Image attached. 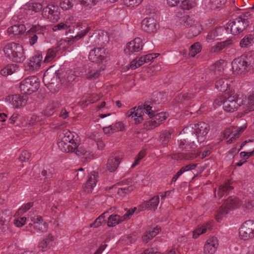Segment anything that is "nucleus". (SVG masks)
Instances as JSON below:
<instances>
[{"instance_id":"obj_59","label":"nucleus","mask_w":254,"mask_h":254,"mask_svg":"<svg viewBox=\"0 0 254 254\" xmlns=\"http://www.w3.org/2000/svg\"><path fill=\"white\" fill-rule=\"evenodd\" d=\"M26 220V217H21L19 219H15L14 223L17 227H21L25 223Z\"/></svg>"},{"instance_id":"obj_36","label":"nucleus","mask_w":254,"mask_h":254,"mask_svg":"<svg viewBox=\"0 0 254 254\" xmlns=\"http://www.w3.org/2000/svg\"><path fill=\"white\" fill-rule=\"evenodd\" d=\"M60 49L61 48L59 46L48 49L44 59V62L49 63L53 60L56 57Z\"/></svg>"},{"instance_id":"obj_7","label":"nucleus","mask_w":254,"mask_h":254,"mask_svg":"<svg viewBox=\"0 0 254 254\" xmlns=\"http://www.w3.org/2000/svg\"><path fill=\"white\" fill-rule=\"evenodd\" d=\"M241 204V201L237 197L231 196L229 197L220 208L215 218L218 221L222 217L228 214L233 209L239 207Z\"/></svg>"},{"instance_id":"obj_28","label":"nucleus","mask_w":254,"mask_h":254,"mask_svg":"<svg viewBox=\"0 0 254 254\" xmlns=\"http://www.w3.org/2000/svg\"><path fill=\"white\" fill-rule=\"evenodd\" d=\"M232 44V41L230 39L227 40L222 42H218L211 48V51L212 52L218 53L227 48Z\"/></svg>"},{"instance_id":"obj_11","label":"nucleus","mask_w":254,"mask_h":254,"mask_svg":"<svg viewBox=\"0 0 254 254\" xmlns=\"http://www.w3.org/2000/svg\"><path fill=\"white\" fill-rule=\"evenodd\" d=\"M239 237L244 241L254 238V221H246L241 225L239 229Z\"/></svg>"},{"instance_id":"obj_24","label":"nucleus","mask_w":254,"mask_h":254,"mask_svg":"<svg viewBox=\"0 0 254 254\" xmlns=\"http://www.w3.org/2000/svg\"><path fill=\"white\" fill-rule=\"evenodd\" d=\"M26 30V27L24 24H17L9 27L7 29V33L9 35L18 36L23 34Z\"/></svg>"},{"instance_id":"obj_1","label":"nucleus","mask_w":254,"mask_h":254,"mask_svg":"<svg viewBox=\"0 0 254 254\" xmlns=\"http://www.w3.org/2000/svg\"><path fill=\"white\" fill-rule=\"evenodd\" d=\"M153 107L146 104L131 108L126 113V116L133 120L136 125L143 121V116L144 112L149 117H152L156 122V124L159 126L167 118L168 115L165 112L156 113L152 109Z\"/></svg>"},{"instance_id":"obj_10","label":"nucleus","mask_w":254,"mask_h":254,"mask_svg":"<svg viewBox=\"0 0 254 254\" xmlns=\"http://www.w3.org/2000/svg\"><path fill=\"white\" fill-rule=\"evenodd\" d=\"M244 104V100L238 95L229 96L223 103V108L227 112H234Z\"/></svg>"},{"instance_id":"obj_37","label":"nucleus","mask_w":254,"mask_h":254,"mask_svg":"<svg viewBox=\"0 0 254 254\" xmlns=\"http://www.w3.org/2000/svg\"><path fill=\"white\" fill-rule=\"evenodd\" d=\"M233 187L230 185V183H226L219 186L218 190V195L220 197L228 194L233 189Z\"/></svg>"},{"instance_id":"obj_56","label":"nucleus","mask_w":254,"mask_h":254,"mask_svg":"<svg viewBox=\"0 0 254 254\" xmlns=\"http://www.w3.org/2000/svg\"><path fill=\"white\" fill-rule=\"evenodd\" d=\"M33 202H28L23 205L21 208H20L18 209L17 212L19 214H22L26 212L33 206Z\"/></svg>"},{"instance_id":"obj_51","label":"nucleus","mask_w":254,"mask_h":254,"mask_svg":"<svg viewBox=\"0 0 254 254\" xmlns=\"http://www.w3.org/2000/svg\"><path fill=\"white\" fill-rule=\"evenodd\" d=\"M14 67L13 65H7L6 66L1 69L0 74L3 76H7L12 74L14 70Z\"/></svg>"},{"instance_id":"obj_26","label":"nucleus","mask_w":254,"mask_h":254,"mask_svg":"<svg viewBox=\"0 0 254 254\" xmlns=\"http://www.w3.org/2000/svg\"><path fill=\"white\" fill-rule=\"evenodd\" d=\"M11 103L15 108L24 106L26 103V99L18 94L13 95L11 96Z\"/></svg>"},{"instance_id":"obj_50","label":"nucleus","mask_w":254,"mask_h":254,"mask_svg":"<svg viewBox=\"0 0 254 254\" xmlns=\"http://www.w3.org/2000/svg\"><path fill=\"white\" fill-rule=\"evenodd\" d=\"M156 122L154 120V118L152 116L150 117V120L144 124V128L147 130L155 128L158 126V125L156 124Z\"/></svg>"},{"instance_id":"obj_20","label":"nucleus","mask_w":254,"mask_h":254,"mask_svg":"<svg viewBox=\"0 0 254 254\" xmlns=\"http://www.w3.org/2000/svg\"><path fill=\"white\" fill-rule=\"evenodd\" d=\"M32 221L33 222V227L36 232H45L47 231L48 225L43 221V218L41 216H37L33 217Z\"/></svg>"},{"instance_id":"obj_25","label":"nucleus","mask_w":254,"mask_h":254,"mask_svg":"<svg viewBox=\"0 0 254 254\" xmlns=\"http://www.w3.org/2000/svg\"><path fill=\"white\" fill-rule=\"evenodd\" d=\"M121 158L118 156L110 157L107 164V169L111 172L115 171L121 162Z\"/></svg>"},{"instance_id":"obj_6","label":"nucleus","mask_w":254,"mask_h":254,"mask_svg":"<svg viewBox=\"0 0 254 254\" xmlns=\"http://www.w3.org/2000/svg\"><path fill=\"white\" fill-rule=\"evenodd\" d=\"M39 86V79L36 76H31L21 82L19 88L22 94H31L37 91Z\"/></svg>"},{"instance_id":"obj_18","label":"nucleus","mask_w":254,"mask_h":254,"mask_svg":"<svg viewBox=\"0 0 254 254\" xmlns=\"http://www.w3.org/2000/svg\"><path fill=\"white\" fill-rule=\"evenodd\" d=\"M98 180V173L93 171L90 173L87 181L83 187L84 191L88 193H91Z\"/></svg>"},{"instance_id":"obj_31","label":"nucleus","mask_w":254,"mask_h":254,"mask_svg":"<svg viewBox=\"0 0 254 254\" xmlns=\"http://www.w3.org/2000/svg\"><path fill=\"white\" fill-rule=\"evenodd\" d=\"M235 127L227 128L224 130V136L226 139L228 143H231L234 140L239 137V133L234 130Z\"/></svg>"},{"instance_id":"obj_3","label":"nucleus","mask_w":254,"mask_h":254,"mask_svg":"<svg viewBox=\"0 0 254 254\" xmlns=\"http://www.w3.org/2000/svg\"><path fill=\"white\" fill-rule=\"evenodd\" d=\"M89 60L99 65H101L98 69H95L90 66L86 74V78L89 80H93L98 78L102 71L105 68L104 63L108 59V54L104 48H96L91 50L89 52Z\"/></svg>"},{"instance_id":"obj_23","label":"nucleus","mask_w":254,"mask_h":254,"mask_svg":"<svg viewBox=\"0 0 254 254\" xmlns=\"http://www.w3.org/2000/svg\"><path fill=\"white\" fill-rule=\"evenodd\" d=\"M58 145L62 151L68 153L75 151L77 147V143H70L61 139V141L58 143Z\"/></svg>"},{"instance_id":"obj_12","label":"nucleus","mask_w":254,"mask_h":254,"mask_svg":"<svg viewBox=\"0 0 254 254\" xmlns=\"http://www.w3.org/2000/svg\"><path fill=\"white\" fill-rule=\"evenodd\" d=\"M250 64L247 61V57L242 56L234 59L232 62L233 72L237 74H241L248 71Z\"/></svg>"},{"instance_id":"obj_45","label":"nucleus","mask_w":254,"mask_h":254,"mask_svg":"<svg viewBox=\"0 0 254 254\" xmlns=\"http://www.w3.org/2000/svg\"><path fill=\"white\" fill-rule=\"evenodd\" d=\"M145 63H146V61L144 59L143 57L136 58L130 63V68L131 69H135Z\"/></svg>"},{"instance_id":"obj_30","label":"nucleus","mask_w":254,"mask_h":254,"mask_svg":"<svg viewBox=\"0 0 254 254\" xmlns=\"http://www.w3.org/2000/svg\"><path fill=\"white\" fill-rule=\"evenodd\" d=\"M58 77V75L56 72H53L48 69L44 74L43 81L46 86L54 82V79H56Z\"/></svg>"},{"instance_id":"obj_13","label":"nucleus","mask_w":254,"mask_h":254,"mask_svg":"<svg viewBox=\"0 0 254 254\" xmlns=\"http://www.w3.org/2000/svg\"><path fill=\"white\" fill-rule=\"evenodd\" d=\"M58 7L53 4L48 5L44 7L42 12L43 17L49 19L52 22H56L60 19Z\"/></svg>"},{"instance_id":"obj_52","label":"nucleus","mask_w":254,"mask_h":254,"mask_svg":"<svg viewBox=\"0 0 254 254\" xmlns=\"http://www.w3.org/2000/svg\"><path fill=\"white\" fill-rule=\"evenodd\" d=\"M73 5V0H62L60 2L61 7L64 10L70 9Z\"/></svg>"},{"instance_id":"obj_27","label":"nucleus","mask_w":254,"mask_h":254,"mask_svg":"<svg viewBox=\"0 0 254 254\" xmlns=\"http://www.w3.org/2000/svg\"><path fill=\"white\" fill-rule=\"evenodd\" d=\"M160 228L156 227L155 228H149L145 232L144 235L142 236V240L144 242L147 243L149 240H151L159 232Z\"/></svg>"},{"instance_id":"obj_29","label":"nucleus","mask_w":254,"mask_h":254,"mask_svg":"<svg viewBox=\"0 0 254 254\" xmlns=\"http://www.w3.org/2000/svg\"><path fill=\"white\" fill-rule=\"evenodd\" d=\"M159 203V196H155L143 203V207L148 208L152 211H155Z\"/></svg>"},{"instance_id":"obj_38","label":"nucleus","mask_w":254,"mask_h":254,"mask_svg":"<svg viewBox=\"0 0 254 254\" xmlns=\"http://www.w3.org/2000/svg\"><path fill=\"white\" fill-rule=\"evenodd\" d=\"M74 137L73 133L71 132L69 130H65L61 135V140L70 143H77V139H74Z\"/></svg>"},{"instance_id":"obj_54","label":"nucleus","mask_w":254,"mask_h":254,"mask_svg":"<svg viewBox=\"0 0 254 254\" xmlns=\"http://www.w3.org/2000/svg\"><path fill=\"white\" fill-rule=\"evenodd\" d=\"M55 112V109L53 105H50L48 106L44 111L45 117H50L54 115Z\"/></svg>"},{"instance_id":"obj_17","label":"nucleus","mask_w":254,"mask_h":254,"mask_svg":"<svg viewBox=\"0 0 254 254\" xmlns=\"http://www.w3.org/2000/svg\"><path fill=\"white\" fill-rule=\"evenodd\" d=\"M141 28L147 33H154L157 31L156 20L153 17H146L141 22Z\"/></svg>"},{"instance_id":"obj_47","label":"nucleus","mask_w":254,"mask_h":254,"mask_svg":"<svg viewBox=\"0 0 254 254\" xmlns=\"http://www.w3.org/2000/svg\"><path fill=\"white\" fill-rule=\"evenodd\" d=\"M253 37L252 35H249L245 36L240 41V45L242 48L248 47L252 45L253 43Z\"/></svg>"},{"instance_id":"obj_5","label":"nucleus","mask_w":254,"mask_h":254,"mask_svg":"<svg viewBox=\"0 0 254 254\" xmlns=\"http://www.w3.org/2000/svg\"><path fill=\"white\" fill-rule=\"evenodd\" d=\"M250 16L251 14L247 12L230 21L226 27L227 32L230 30V33L234 35L242 32L249 25V21L248 19Z\"/></svg>"},{"instance_id":"obj_4","label":"nucleus","mask_w":254,"mask_h":254,"mask_svg":"<svg viewBox=\"0 0 254 254\" xmlns=\"http://www.w3.org/2000/svg\"><path fill=\"white\" fill-rule=\"evenodd\" d=\"M5 56L10 61L16 63H22L26 59L23 47L18 43L10 42L3 48Z\"/></svg>"},{"instance_id":"obj_46","label":"nucleus","mask_w":254,"mask_h":254,"mask_svg":"<svg viewBox=\"0 0 254 254\" xmlns=\"http://www.w3.org/2000/svg\"><path fill=\"white\" fill-rule=\"evenodd\" d=\"M201 51L200 44L198 42H196L192 44L190 48L189 55L190 57H194L197 54Z\"/></svg>"},{"instance_id":"obj_21","label":"nucleus","mask_w":254,"mask_h":254,"mask_svg":"<svg viewBox=\"0 0 254 254\" xmlns=\"http://www.w3.org/2000/svg\"><path fill=\"white\" fill-rule=\"evenodd\" d=\"M104 33L102 31L95 32L88 39L87 44L89 47L99 45L103 43Z\"/></svg>"},{"instance_id":"obj_44","label":"nucleus","mask_w":254,"mask_h":254,"mask_svg":"<svg viewBox=\"0 0 254 254\" xmlns=\"http://www.w3.org/2000/svg\"><path fill=\"white\" fill-rule=\"evenodd\" d=\"M196 5L195 0H182L181 7L184 10H189Z\"/></svg>"},{"instance_id":"obj_15","label":"nucleus","mask_w":254,"mask_h":254,"mask_svg":"<svg viewBox=\"0 0 254 254\" xmlns=\"http://www.w3.org/2000/svg\"><path fill=\"white\" fill-rule=\"evenodd\" d=\"M142 40L140 38H136L127 44L125 49V52L126 53L130 55L131 53L139 52L142 49Z\"/></svg>"},{"instance_id":"obj_43","label":"nucleus","mask_w":254,"mask_h":254,"mask_svg":"<svg viewBox=\"0 0 254 254\" xmlns=\"http://www.w3.org/2000/svg\"><path fill=\"white\" fill-rule=\"evenodd\" d=\"M243 105H246L249 112L254 110V91L250 95L245 101H244Z\"/></svg>"},{"instance_id":"obj_61","label":"nucleus","mask_w":254,"mask_h":254,"mask_svg":"<svg viewBox=\"0 0 254 254\" xmlns=\"http://www.w3.org/2000/svg\"><path fill=\"white\" fill-rule=\"evenodd\" d=\"M195 95L193 93H184L181 95V99L185 101H189L194 97Z\"/></svg>"},{"instance_id":"obj_48","label":"nucleus","mask_w":254,"mask_h":254,"mask_svg":"<svg viewBox=\"0 0 254 254\" xmlns=\"http://www.w3.org/2000/svg\"><path fill=\"white\" fill-rule=\"evenodd\" d=\"M134 189V187L132 185L128 187L120 188L118 189L117 193L119 195L124 197L133 190Z\"/></svg>"},{"instance_id":"obj_34","label":"nucleus","mask_w":254,"mask_h":254,"mask_svg":"<svg viewBox=\"0 0 254 254\" xmlns=\"http://www.w3.org/2000/svg\"><path fill=\"white\" fill-rule=\"evenodd\" d=\"M212 228L211 223L208 222L200 227H198L193 232V238L196 239L200 235L205 233L207 230Z\"/></svg>"},{"instance_id":"obj_57","label":"nucleus","mask_w":254,"mask_h":254,"mask_svg":"<svg viewBox=\"0 0 254 254\" xmlns=\"http://www.w3.org/2000/svg\"><path fill=\"white\" fill-rule=\"evenodd\" d=\"M80 3L82 5L92 6L94 5L98 0H79Z\"/></svg>"},{"instance_id":"obj_49","label":"nucleus","mask_w":254,"mask_h":254,"mask_svg":"<svg viewBox=\"0 0 254 254\" xmlns=\"http://www.w3.org/2000/svg\"><path fill=\"white\" fill-rule=\"evenodd\" d=\"M44 123V121L42 117H40L36 115H32L29 121V124L31 126H34L38 124L42 125Z\"/></svg>"},{"instance_id":"obj_22","label":"nucleus","mask_w":254,"mask_h":254,"mask_svg":"<svg viewBox=\"0 0 254 254\" xmlns=\"http://www.w3.org/2000/svg\"><path fill=\"white\" fill-rule=\"evenodd\" d=\"M42 59L43 57L40 53H37L31 57L28 63L29 69L34 70L39 69L41 66Z\"/></svg>"},{"instance_id":"obj_58","label":"nucleus","mask_w":254,"mask_h":254,"mask_svg":"<svg viewBox=\"0 0 254 254\" xmlns=\"http://www.w3.org/2000/svg\"><path fill=\"white\" fill-rule=\"evenodd\" d=\"M254 153V150L251 152H245L242 151L240 153V157L243 160L246 161V159H248L250 157L252 156Z\"/></svg>"},{"instance_id":"obj_63","label":"nucleus","mask_w":254,"mask_h":254,"mask_svg":"<svg viewBox=\"0 0 254 254\" xmlns=\"http://www.w3.org/2000/svg\"><path fill=\"white\" fill-rule=\"evenodd\" d=\"M73 152H75L77 155H82L85 154L87 151L81 147H78V143L77 142V147Z\"/></svg>"},{"instance_id":"obj_35","label":"nucleus","mask_w":254,"mask_h":254,"mask_svg":"<svg viewBox=\"0 0 254 254\" xmlns=\"http://www.w3.org/2000/svg\"><path fill=\"white\" fill-rule=\"evenodd\" d=\"M229 80L226 78L219 79L215 82V87L221 92H225L227 90L229 87Z\"/></svg>"},{"instance_id":"obj_40","label":"nucleus","mask_w":254,"mask_h":254,"mask_svg":"<svg viewBox=\"0 0 254 254\" xmlns=\"http://www.w3.org/2000/svg\"><path fill=\"white\" fill-rule=\"evenodd\" d=\"M10 219L11 215L9 213L7 214V212H2L0 218V225L2 227V231L7 229Z\"/></svg>"},{"instance_id":"obj_42","label":"nucleus","mask_w":254,"mask_h":254,"mask_svg":"<svg viewBox=\"0 0 254 254\" xmlns=\"http://www.w3.org/2000/svg\"><path fill=\"white\" fill-rule=\"evenodd\" d=\"M124 221V219L119 215H111L108 218V225L109 227L115 226Z\"/></svg>"},{"instance_id":"obj_9","label":"nucleus","mask_w":254,"mask_h":254,"mask_svg":"<svg viewBox=\"0 0 254 254\" xmlns=\"http://www.w3.org/2000/svg\"><path fill=\"white\" fill-rule=\"evenodd\" d=\"M46 30L45 26L39 24L33 25L26 34L29 38V44L33 46L37 42L38 38L43 39Z\"/></svg>"},{"instance_id":"obj_16","label":"nucleus","mask_w":254,"mask_h":254,"mask_svg":"<svg viewBox=\"0 0 254 254\" xmlns=\"http://www.w3.org/2000/svg\"><path fill=\"white\" fill-rule=\"evenodd\" d=\"M227 33L225 27L220 26L209 32L206 37L207 42H211L214 40L221 39Z\"/></svg>"},{"instance_id":"obj_60","label":"nucleus","mask_w":254,"mask_h":254,"mask_svg":"<svg viewBox=\"0 0 254 254\" xmlns=\"http://www.w3.org/2000/svg\"><path fill=\"white\" fill-rule=\"evenodd\" d=\"M135 210V208H134V209L128 210L127 211L126 213H125L123 216H122V218L124 219V221L129 219L130 218L131 216H132L134 213Z\"/></svg>"},{"instance_id":"obj_62","label":"nucleus","mask_w":254,"mask_h":254,"mask_svg":"<svg viewBox=\"0 0 254 254\" xmlns=\"http://www.w3.org/2000/svg\"><path fill=\"white\" fill-rule=\"evenodd\" d=\"M244 206L247 209H251L254 206V199L250 200L249 199H246L245 201Z\"/></svg>"},{"instance_id":"obj_19","label":"nucleus","mask_w":254,"mask_h":254,"mask_svg":"<svg viewBox=\"0 0 254 254\" xmlns=\"http://www.w3.org/2000/svg\"><path fill=\"white\" fill-rule=\"evenodd\" d=\"M218 246L216 237H212L208 239L204 246V254H213Z\"/></svg>"},{"instance_id":"obj_53","label":"nucleus","mask_w":254,"mask_h":254,"mask_svg":"<svg viewBox=\"0 0 254 254\" xmlns=\"http://www.w3.org/2000/svg\"><path fill=\"white\" fill-rule=\"evenodd\" d=\"M113 132H116L119 131H123L124 129V126L122 122H116L115 124L111 125Z\"/></svg>"},{"instance_id":"obj_14","label":"nucleus","mask_w":254,"mask_h":254,"mask_svg":"<svg viewBox=\"0 0 254 254\" xmlns=\"http://www.w3.org/2000/svg\"><path fill=\"white\" fill-rule=\"evenodd\" d=\"M52 30L55 32L58 31H65L66 34H67V33H73L72 35L70 36V37L77 39L83 37L88 32V30L84 31H81L80 33L77 32L76 33L74 34V32L72 30L71 26L67 22L65 23L61 22L57 25L53 26Z\"/></svg>"},{"instance_id":"obj_33","label":"nucleus","mask_w":254,"mask_h":254,"mask_svg":"<svg viewBox=\"0 0 254 254\" xmlns=\"http://www.w3.org/2000/svg\"><path fill=\"white\" fill-rule=\"evenodd\" d=\"M173 132L174 131L172 129H170L168 130H165L161 132L159 140L164 146L168 144Z\"/></svg>"},{"instance_id":"obj_41","label":"nucleus","mask_w":254,"mask_h":254,"mask_svg":"<svg viewBox=\"0 0 254 254\" xmlns=\"http://www.w3.org/2000/svg\"><path fill=\"white\" fill-rule=\"evenodd\" d=\"M54 82L46 86L52 93H55L59 91L61 88L62 84L59 77L56 79H54Z\"/></svg>"},{"instance_id":"obj_55","label":"nucleus","mask_w":254,"mask_h":254,"mask_svg":"<svg viewBox=\"0 0 254 254\" xmlns=\"http://www.w3.org/2000/svg\"><path fill=\"white\" fill-rule=\"evenodd\" d=\"M31 156V153L27 151H23L20 154L19 159L21 162L27 161Z\"/></svg>"},{"instance_id":"obj_32","label":"nucleus","mask_w":254,"mask_h":254,"mask_svg":"<svg viewBox=\"0 0 254 254\" xmlns=\"http://www.w3.org/2000/svg\"><path fill=\"white\" fill-rule=\"evenodd\" d=\"M197 165V164L195 163H192L182 167L172 178V182H176L178 178L184 172L194 170L196 168Z\"/></svg>"},{"instance_id":"obj_39","label":"nucleus","mask_w":254,"mask_h":254,"mask_svg":"<svg viewBox=\"0 0 254 254\" xmlns=\"http://www.w3.org/2000/svg\"><path fill=\"white\" fill-rule=\"evenodd\" d=\"M225 64V61L223 60L216 62L213 65L212 70H213L214 71L212 72L211 74H221L224 70Z\"/></svg>"},{"instance_id":"obj_64","label":"nucleus","mask_w":254,"mask_h":254,"mask_svg":"<svg viewBox=\"0 0 254 254\" xmlns=\"http://www.w3.org/2000/svg\"><path fill=\"white\" fill-rule=\"evenodd\" d=\"M42 5L40 3H34L32 4L31 9L35 12L40 11L42 9Z\"/></svg>"},{"instance_id":"obj_8","label":"nucleus","mask_w":254,"mask_h":254,"mask_svg":"<svg viewBox=\"0 0 254 254\" xmlns=\"http://www.w3.org/2000/svg\"><path fill=\"white\" fill-rule=\"evenodd\" d=\"M192 128V134L196 135V140L197 142H203L205 136L209 131V125L204 122H199L195 124H191L185 128Z\"/></svg>"},{"instance_id":"obj_2","label":"nucleus","mask_w":254,"mask_h":254,"mask_svg":"<svg viewBox=\"0 0 254 254\" xmlns=\"http://www.w3.org/2000/svg\"><path fill=\"white\" fill-rule=\"evenodd\" d=\"M192 128H184L181 132L183 135V138L178 141V147L182 151L186 152L183 153V158L186 160L195 158L198 154L195 151L197 145L195 144L196 135L192 134Z\"/></svg>"}]
</instances>
